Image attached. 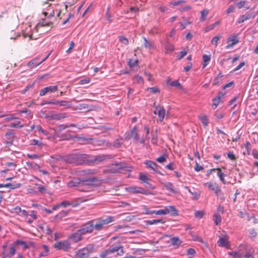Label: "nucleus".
I'll return each instance as SVG.
<instances>
[{
	"instance_id": "nucleus-1",
	"label": "nucleus",
	"mask_w": 258,
	"mask_h": 258,
	"mask_svg": "<svg viewBox=\"0 0 258 258\" xmlns=\"http://www.w3.org/2000/svg\"><path fill=\"white\" fill-rule=\"evenodd\" d=\"M88 156L85 154H74L71 155L67 159V162L76 165L83 164L89 162Z\"/></svg>"
},
{
	"instance_id": "nucleus-2",
	"label": "nucleus",
	"mask_w": 258,
	"mask_h": 258,
	"mask_svg": "<svg viewBox=\"0 0 258 258\" xmlns=\"http://www.w3.org/2000/svg\"><path fill=\"white\" fill-rule=\"evenodd\" d=\"M102 179L97 177L93 176L92 177H83L82 178V184H86L92 188L95 189L96 187L100 186L101 183Z\"/></svg>"
},
{
	"instance_id": "nucleus-3",
	"label": "nucleus",
	"mask_w": 258,
	"mask_h": 258,
	"mask_svg": "<svg viewBox=\"0 0 258 258\" xmlns=\"http://www.w3.org/2000/svg\"><path fill=\"white\" fill-rule=\"evenodd\" d=\"M115 252H117L118 255H122L123 254L122 247L117 246L110 247L102 251L100 254V258H109V255Z\"/></svg>"
},
{
	"instance_id": "nucleus-4",
	"label": "nucleus",
	"mask_w": 258,
	"mask_h": 258,
	"mask_svg": "<svg viewBox=\"0 0 258 258\" xmlns=\"http://www.w3.org/2000/svg\"><path fill=\"white\" fill-rule=\"evenodd\" d=\"M94 229V221L93 220L90 221L85 224H83L79 231L81 232L83 235L88 233L92 232Z\"/></svg>"
},
{
	"instance_id": "nucleus-5",
	"label": "nucleus",
	"mask_w": 258,
	"mask_h": 258,
	"mask_svg": "<svg viewBox=\"0 0 258 258\" xmlns=\"http://www.w3.org/2000/svg\"><path fill=\"white\" fill-rule=\"evenodd\" d=\"M54 247L58 250L67 251L71 248V243L69 240L67 239L56 242L54 244Z\"/></svg>"
},
{
	"instance_id": "nucleus-6",
	"label": "nucleus",
	"mask_w": 258,
	"mask_h": 258,
	"mask_svg": "<svg viewBox=\"0 0 258 258\" xmlns=\"http://www.w3.org/2000/svg\"><path fill=\"white\" fill-rule=\"evenodd\" d=\"M145 164H146L147 168L152 169L155 172L157 173L160 175H163V174L159 170V169L161 167L158 166L155 162L151 160H147L145 161Z\"/></svg>"
},
{
	"instance_id": "nucleus-7",
	"label": "nucleus",
	"mask_w": 258,
	"mask_h": 258,
	"mask_svg": "<svg viewBox=\"0 0 258 258\" xmlns=\"http://www.w3.org/2000/svg\"><path fill=\"white\" fill-rule=\"evenodd\" d=\"M112 155H98L97 156L93 157L92 159L89 160V162L97 164L106 159H110L112 158Z\"/></svg>"
},
{
	"instance_id": "nucleus-8",
	"label": "nucleus",
	"mask_w": 258,
	"mask_h": 258,
	"mask_svg": "<svg viewBox=\"0 0 258 258\" xmlns=\"http://www.w3.org/2000/svg\"><path fill=\"white\" fill-rule=\"evenodd\" d=\"M58 90L57 86H49L42 88L40 90V96H42L45 95L46 93H54Z\"/></svg>"
},
{
	"instance_id": "nucleus-9",
	"label": "nucleus",
	"mask_w": 258,
	"mask_h": 258,
	"mask_svg": "<svg viewBox=\"0 0 258 258\" xmlns=\"http://www.w3.org/2000/svg\"><path fill=\"white\" fill-rule=\"evenodd\" d=\"M83 235L78 230L76 232L72 234L68 238L69 241H72L75 243L78 242L82 240Z\"/></svg>"
},
{
	"instance_id": "nucleus-10",
	"label": "nucleus",
	"mask_w": 258,
	"mask_h": 258,
	"mask_svg": "<svg viewBox=\"0 0 258 258\" xmlns=\"http://www.w3.org/2000/svg\"><path fill=\"white\" fill-rule=\"evenodd\" d=\"M82 178H74L68 183V186L70 187H77L79 190L81 185L82 184Z\"/></svg>"
},
{
	"instance_id": "nucleus-11",
	"label": "nucleus",
	"mask_w": 258,
	"mask_h": 258,
	"mask_svg": "<svg viewBox=\"0 0 258 258\" xmlns=\"http://www.w3.org/2000/svg\"><path fill=\"white\" fill-rule=\"evenodd\" d=\"M144 41L142 45L146 48L149 49H153L155 48L154 41L152 40H148L146 37H143Z\"/></svg>"
},
{
	"instance_id": "nucleus-12",
	"label": "nucleus",
	"mask_w": 258,
	"mask_h": 258,
	"mask_svg": "<svg viewBox=\"0 0 258 258\" xmlns=\"http://www.w3.org/2000/svg\"><path fill=\"white\" fill-rule=\"evenodd\" d=\"M130 192L133 194H142L146 195L149 194V193L147 192L146 190L144 188L135 186L130 187Z\"/></svg>"
},
{
	"instance_id": "nucleus-13",
	"label": "nucleus",
	"mask_w": 258,
	"mask_h": 258,
	"mask_svg": "<svg viewBox=\"0 0 258 258\" xmlns=\"http://www.w3.org/2000/svg\"><path fill=\"white\" fill-rule=\"evenodd\" d=\"M123 168V166L121 163L115 162L114 163H112L111 166L110 167L109 170L111 172L115 173L118 172L119 170Z\"/></svg>"
},
{
	"instance_id": "nucleus-14",
	"label": "nucleus",
	"mask_w": 258,
	"mask_h": 258,
	"mask_svg": "<svg viewBox=\"0 0 258 258\" xmlns=\"http://www.w3.org/2000/svg\"><path fill=\"white\" fill-rule=\"evenodd\" d=\"M216 171H217V175L219 177L220 180L223 182V183L225 184L226 182L224 179V177L226 176V175L222 172L221 168H218L210 169V172H215Z\"/></svg>"
},
{
	"instance_id": "nucleus-15",
	"label": "nucleus",
	"mask_w": 258,
	"mask_h": 258,
	"mask_svg": "<svg viewBox=\"0 0 258 258\" xmlns=\"http://www.w3.org/2000/svg\"><path fill=\"white\" fill-rule=\"evenodd\" d=\"M130 138H133L134 142L135 143L140 142L141 144H144L145 139L144 138H140L137 132L134 133H130Z\"/></svg>"
},
{
	"instance_id": "nucleus-16",
	"label": "nucleus",
	"mask_w": 258,
	"mask_h": 258,
	"mask_svg": "<svg viewBox=\"0 0 258 258\" xmlns=\"http://www.w3.org/2000/svg\"><path fill=\"white\" fill-rule=\"evenodd\" d=\"M254 15H252V14H245L244 15L240 16L238 20V23L240 24L243 23L245 21L250 19L251 18H254Z\"/></svg>"
},
{
	"instance_id": "nucleus-17",
	"label": "nucleus",
	"mask_w": 258,
	"mask_h": 258,
	"mask_svg": "<svg viewBox=\"0 0 258 258\" xmlns=\"http://www.w3.org/2000/svg\"><path fill=\"white\" fill-rule=\"evenodd\" d=\"M205 184L208 185L209 188L213 190L216 194H217L221 189L216 183H213L211 182H207Z\"/></svg>"
},
{
	"instance_id": "nucleus-18",
	"label": "nucleus",
	"mask_w": 258,
	"mask_h": 258,
	"mask_svg": "<svg viewBox=\"0 0 258 258\" xmlns=\"http://www.w3.org/2000/svg\"><path fill=\"white\" fill-rule=\"evenodd\" d=\"M49 104L59 105L62 106H69V103L67 101H59L55 99H52L49 101Z\"/></svg>"
},
{
	"instance_id": "nucleus-19",
	"label": "nucleus",
	"mask_w": 258,
	"mask_h": 258,
	"mask_svg": "<svg viewBox=\"0 0 258 258\" xmlns=\"http://www.w3.org/2000/svg\"><path fill=\"white\" fill-rule=\"evenodd\" d=\"M165 208L166 214L170 213L173 216L178 215V211L174 206L166 207Z\"/></svg>"
},
{
	"instance_id": "nucleus-20",
	"label": "nucleus",
	"mask_w": 258,
	"mask_h": 258,
	"mask_svg": "<svg viewBox=\"0 0 258 258\" xmlns=\"http://www.w3.org/2000/svg\"><path fill=\"white\" fill-rule=\"evenodd\" d=\"M77 255L78 258H86L89 256V253L85 248H83L78 251Z\"/></svg>"
},
{
	"instance_id": "nucleus-21",
	"label": "nucleus",
	"mask_w": 258,
	"mask_h": 258,
	"mask_svg": "<svg viewBox=\"0 0 258 258\" xmlns=\"http://www.w3.org/2000/svg\"><path fill=\"white\" fill-rule=\"evenodd\" d=\"M50 55V53H49L48 54H47V55L41 61H40L39 62H37L38 58H36L35 59H33L32 60H31V61H30L28 63V65L29 66H32L33 64H35V67H36V66H38V65H39L40 64H41L42 62H43L44 61H45L49 56V55Z\"/></svg>"
},
{
	"instance_id": "nucleus-22",
	"label": "nucleus",
	"mask_w": 258,
	"mask_h": 258,
	"mask_svg": "<svg viewBox=\"0 0 258 258\" xmlns=\"http://www.w3.org/2000/svg\"><path fill=\"white\" fill-rule=\"evenodd\" d=\"M164 47L165 49L166 54L172 52L174 50V46L172 44L169 43L168 42H166V43H165V44H164Z\"/></svg>"
},
{
	"instance_id": "nucleus-23",
	"label": "nucleus",
	"mask_w": 258,
	"mask_h": 258,
	"mask_svg": "<svg viewBox=\"0 0 258 258\" xmlns=\"http://www.w3.org/2000/svg\"><path fill=\"white\" fill-rule=\"evenodd\" d=\"M21 184L17 183L16 184H13L10 183H8L6 184H0V188L1 187H9L12 189H14L17 188H19L21 186Z\"/></svg>"
},
{
	"instance_id": "nucleus-24",
	"label": "nucleus",
	"mask_w": 258,
	"mask_h": 258,
	"mask_svg": "<svg viewBox=\"0 0 258 258\" xmlns=\"http://www.w3.org/2000/svg\"><path fill=\"white\" fill-rule=\"evenodd\" d=\"M157 114L159 117V121L162 122L163 120L165 114V110L163 106L160 108L159 110L158 111Z\"/></svg>"
},
{
	"instance_id": "nucleus-25",
	"label": "nucleus",
	"mask_w": 258,
	"mask_h": 258,
	"mask_svg": "<svg viewBox=\"0 0 258 258\" xmlns=\"http://www.w3.org/2000/svg\"><path fill=\"white\" fill-rule=\"evenodd\" d=\"M26 165L29 168L37 170L40 168V166L34 162L27 161L26 162Z\"/></svg>"
},
{
	"instance_id": "nucleus-26",
	"label": "nucleus",
	"mask_w": 258,
	"mask_h": 258,
	"mask_svg": "<svg viewBox=\"0 0 258 258\" xmlns=\"http://www.w3.org/2000/svg\"><path fill=\"white\" fill-rule=\"evenodd\" d=\"M249 246L246 244H240L238 248L237 251L240 253V254L243 255L247 250V249L249 248Z\"/></svg>"
},
{
	"instance_id": "nucleus-27",
	"label": "nucleus",
	"mask_w": 258,
	"mask_h": 258,
	"mask_svg": "<svg viewBox=\"0 0 258 258\" xmlns=\"http://www.w3.org/2000/svg\"><path fill=\"white\" fill-rule=\"evenodd\" d=\"M254 252V250L253 249V248L249 246V248L245 251V252L244 253L243 257H244L245 258H250V257H252V258H253L252 255Z\"/></svg>"
},
{
	"instance_id": "nucleus-28",
	"label": "nucleus",
	"mask_w": 258,
	"mask_h": 258,
	"mask_svg": "<svg viewBox=\"0 0 258 258\" xmlns=\"http://www.w3.org/2000/svg\"><path fill=\"white\" fill-rule=\"evenodd\" d=\"M147 225H153L157 224L159 223H164V221L162 219H154L152 220H147L145 221Z\"/></svg>"
},
{
	"instance_id": "nucleus-29",
	"label": "nucleus",
	"mask_w": 258,
	"mask_h": 258,
	"mask_svg": "<svg viewBox=\"0 0 258 258\" xmlns=\"http://www.w3.org/2000/svg\"><path fill=\"white\" fill-rule=\"evenodd\" d=\"M100 222H101L103 225L108 224L113 221V218L111 216H107L106 218H100L99 219Z\"/></svg>"
},
{
	"instance_id": "nucleus-30",
	"label": "nucleus",
	"mask_w": 258,
	"mask_h": 258,
	"mask_svg": "<svg viewBox=\"0 0 258 258\" xmlns=\"http://www.w3.org/2000/svg\"><path fill=\"white\" fill-rule=\"evenodd\" d=\"M94 189L92 188L91 187L87 186L86 184H81V186L79 188V191H83V192H88L93 190Z\"/></svg>"
},
{
	"instance_id": "nucleus-31",
	"label": "nucleus",
	"mask_w": 258,
	"mask_h": 258,
	"mask_svg": "<svg viewBox=\"0 0 258 258\" xmlns=\"http://www.w3.org/2000/svg\"><path fill=\"white\" fill-rule=\"evenodd\" d=\"M217 243L219 246L228 247L227 245V239L225 238L220 237Z\"/></svg>"
},
{
	"instance_id": "nucleus-32",
	"label": "nucleus",
	"mask_w": 258,
	"mask_h": 258,
	"mask_svg": "<svg viewBox=\"0 0 258 258\" xmlns=\"http://www.w3.org/2000/svg\"><path fill=\"white\" fill-rule=\"evenodd\" d=\"M211 59V55H206L204 54L203 55V60L204 61V63L203 64V68H205L207 66V63L209 62V61Z\"/></svg>"
},
{
	"instance_id": "nucleus-33",
	"label": "nucleus",
	"mask_w": 258,
	"mask_h": 258,
	"mask_svg": "<svg viewBox=\"0 0 258 258\" xmlns=\"http://www.w3.org/2000/svg\"><path fill=\"white\" fill-rule=\"evenodd\" d=\"M171 243L174 245H180L181 243V241L178 237H173L170 239Z\"/></svg>"
},
{
	"instance_id": "nucleus-34",
	"label": "nucleus",
	"mask_w": 258,
	"mask_h": 258,
	"mask_svg": "<svg viewBox=\"0 0 258 258\" xmlns=\"http://www.w3.org/2000/svg\"><path fill=\"white\" fill-rule=\"evenodd\" d=\"M164 186L166 188V189L170 191L173 193H175V191L173 189V185L172 183L170 182H166L164 184Z\"/></svg>"
},
{
	"instance_id": "nucleus-35",
	"label": "nucleus",
	"mask_w": 258,
	"mask_h": 258,
	"mask_svg": "<svg viewBox=\"0 0 258 258\" xmlns=\"http://www.w3.org/2000/svg\"><path fill=\"white\" fill-rule=\"evenodd\" d=\"M82 172L85 175H94L97 173L96 169H85L82 170Z\"/></svg>"
},
{
	"instance_id": "nucleus-36",
	"label": "nucleus",
	"mask_w": 258,
	"mask_h": 258,
	"mask_svg": "<svg viewBox=\"0 0 258 258\" xmlns=\"http://www.w3.org/2000/svg\"><path fill=\"white\" fill-rule=\"evenodd\" d=\"M228 255H231L233 258H242L243 255H241L237 251H229L228 252Z\"/></svg>"
},
{
	"instance_id": "nucleus-37",
	"label": "nucleus",
	"mask_w": 258,
	"mask_h": 258,
	"mask_svg": "<svg viewBox=\"0 0 258 258\" xmlns=\"http://www.w3.org/2000/svg\"><path fill=\"white\" fill-rule=\"evenodd\" d=\"M15 243L17 245H22L24 247V248L25 249L29 248V246L27 244V243L25 241L20 239H17L15 241Z\"/></svg>"
},
{
	"instance_id": "nucleus-38",
	"label": "nucleus",
	"mask_w": 258,
	"mask_h": 258,
	"mask_svg": "<svg viewBox=\"0 0 258 258\" xmlns=\"http://www.w3.org/2000/svg\"><path fill=\"white\" fill-rule=\"evenodd\" d=\"M21 122L20 121H17V122H13L11 124L8 125V126L10 127H14V128H17V127H23L24 125L23 124H21Z\"/></svg>"
},
{
	"instance_id": "nucleus-39",
	"label": "nucleus",
	"mask_w": 258,
	"mask_h": 258,
	"mask_svg": "<svg viewBox=\"0 0 258 258\" xmlns=\"http://www.w3.org/2000/svg\"><path fill=\"white\" fill-rule=\"evenodd\" d=\"M53 24V23L51 22H47L45 20H42L41 22H40L38 23V26L44 27V26H52Z\"/></svg>"
},
{
	"instance_id": "nucleus-40",
	"label": "nucleus",
	"mask_w": 258,
	"mask_h": 258,
	"mask_svg": "<svg viewBox=\"0 0 258 258\" xmlns=\"http://www.w3.org/2000/svg\"><path fill=\"white\" fill-rule=\"evenodd\" d=\"M103 225L101 222H100V220L98 219L97 223L94 224V229L97 231L101 230L103 228Z\"/></svg>"
},
{
	"instance_id": "nucleus-41",
	"label": "nucleus",
	"mask_w": 258,
	"mask_h": 258,
	"mask_svg": "<svg viewBox=\"0 0 258 258\" xmlns=\"http://www.w3.org/2000/svg\"><path fill=\"white\" fill-rule=\"evenodd\" d=\"M214 223L216 225L219 224L221 222V217L219 215L215 214L214 215Z\"/></svg>"
},
{
	"instance_id": "nucleus-42",
	"label": "nucleus",
	"mask_w": 258,
	"mask_h": 258,
	"mask_svg": "<svg viewBox=\"0 0 258 258\" xmlns=\"http://www.w3.org/2000/svg\"><path fill=\"white\" fill-rule=\"evenodd\" d=\"M138 59H136L135 61H132V59H130V72L131 71V70L133 69H134L135 68H138V66H137V64H138Z\"/></svg>"
},
{
	"instance_id": "nucleus-43",
	"label": "nucleus",
	"mask_w": 258,
	"mask_h": 258,
	"mask_svg": "<svg viewBox=\"0 0 258 258\" xmlns=\"http://www.w3.org/2000/svg\"><path fill=\"white\" fill-rule=\"evenodd\" d=\"M139 179L144 183L151 180L145 174L143 173L140 174Z\"/></svg>"
},
{
	"instance_id": "nucleus-44",
	"label": "nucleus",
	"mask_w": 258,
	"mask_h": 258,
	"mask_svg": "<svg viewBox=\"0 0 258 258\" xmlns=\"http://www.w3.org/2000/svg\"><path fill=\"white\" fill-rule=\"evenodd\" d=\"M5 165L8 167H10L11 170H14L15 168L17 167V164L15 162H6Z\"/></svg>"
},
{
	"instance_id": "nucleus-45",
	"label": "nucleus",
	"mask_w": 258,
	"mask_h": 258,
	"mask_svg": "<svg viewBox=\"0 0 258 258\" xmlns=\"http://www.w3.org/2000/svg\"><path fill=\"white\" fill-rule=\"evenodd\" d=\"M212 101L213 102L212 104V107H213V109H215L217 108V107L220 103V100H219L218 98L215 97L212 99Z\"/></svg>"
},
{
	"instance_id": "nucleus-46",
	"label": "nucleus",
	"mask_w": 258,
	"mask_h": 258,
	"mask_svg": "<svg viewBox=\"0 0 258 258\" xmlns=\"http://www.w3.org/2000/svg\"><path fill=\"white\" fill-rule=\"evenodd\" d=\"M30 144L32 145H37L39 147H41L43 145L42 142L35 139L31 140Z\"/></svg>"
},
{
	"instance_id": "nucleus-47",
	"label": "nucleus",
	"mask_w": 258,
	"mask_h": 258,
	"mask_svg": "<svg viewBox=\"0 0 258 258\" xmlns=\"http://www.w3.org/2000/svg\"><path fill=\"white\" fill-rule=\"evenodd\" d=\"M122 139H116L113 143V146L116 148H119L120 147L122 144Z\"/></svg>"
},
{
	"instance_id": "nucleus-48",
	"label": "nucleus",
	"mask_w": 258,
	"mask_h": 258,
	"mask_svg": "<svg viewBox=\"0 0 258 258\" xmlns=\"http://www.w3.org/2000/svg\"><path fill=\"white\" fill-rule=\"evenodd\" d=\"M85 249L90 254L94 251V245L93 244H88L85 247H84Z\"/></svg>"
},
{
	"instance_id": "nucleus-49",
	"label": "nucleus",
	"mask_w": 258,
	"mask_h": 258,
	"mask_svg": "<svg viewBox=\"0 0 258 258\" xmlns=\"http://www.w3.org/2000/svg\"><path fill=\"white\" fill-rule=\"evenodd\" d=\"M221 37V36H216L214 37L211 40V43L212 44L215 45V46H217V42L218 41V40H220Z\"/></svg>"
},
{
	"instance_id": "nucleus-50",
	"label": "nucleus",
	"mask_w": 258,
	"mask_h": 258,
	"mask_svg": "<svg viewBox=\"0 0 258 258\" xmlns=\"http://www.w3.org/2000/svg\"><path fill=\"white\" fill-rule=\"evenodd\" d=\"M133 80L134 82H137L138 84H142L143 82V79L140 76H137L136 77H134L133 79Z\"/></svg>"
},
{
	"instance_id": "nucleus-51",
	"label": "nucleus",
	"mask_w": 258,
	"mask_h": 258,
	"mask_svg": "<svg viewBox=\"0 0 258 258\" xmlns=\"http://www.w3.org/2000/svg\"><path fill=\"white\" fill-rule=\"evenodd\" d=\"M250 146H251V145L249 142H247L246 143V144L245 145V148L246 151L245 152H244V153H243L244 154H247V155L250 154Z\"/></svg>"
},
{
	"instance_id": "nucleus-52",
	"label": "nucleus",
	"mask_w": 258,
	"mask_h": 258,
	"mask_svg": "<svg viewBox=\"0 0 258 258\" xmlns=\"http://www.w3.org/2000/svg\"><path fill=\"white\" fill-rule=\"evenodd\" d=\"M200 120L205 126H206L208 125L209 122L206 116H201L200 117Z\"/></svg>"
},
{
	"instance_id": "nucleus-53",
	"label": "nucleus",
	"mask_w": 258,
	"mask_h": 258,
	"mask_svg": "<svg viewBox=\"0 0 258 258\" xmlns=\"http://www.w3.org/2000/svg\"><path fill=\"white\" fill-rule=\"evenodd\" d=\"M201 16L200 18V20L201 21H203L205 20V17L207 16L208 14V11L207 10H204L201 12Z\"/></svg>"
},
{
	"instance_id": "nucleus-54",
	"label": "nucleus",
	"mask_w": 258,
	"mask_h": 258,
	"mask_svg": "<svg viewBox=\"0 0 258 258\" xmlns=\"http://www.w3.org/2000/svg\"><path fill=\"white\" fill-rule=\"evenodd\" d=\"M167 157L166 155L160 156L156 159V161L160 163H163L166 161Z\"/></svg>"
},
{
	"instance_id": "nucleus-55",
	"label": "nucleus",
	"mask_w": 258,
	"mask_h": 258,
	"mask_svg": "<svg viewBox=\"0 0 258 258\" xmlns=\"http://www.w3.org/2000/svg\"><path fill=\"white\" fill-rule=\"evenodd\" d=\"M14 136H13L12 137L10 138H8L7 141L6 142V144L7 145L6 147H10L13 145V141H14Z\"/></svg>"
},
{
	"instance_id": "nucleus-56",
	"label": "nucleus",
	"mask_w": 258,
	"mask_h": 258,
	"mask_svg": "<svg viewBox=\"0 0 258 258\" xmlns=\"http://www.w3.org/2000/svg\"><path fill=\"white\" fill-rule=\"evenodd\" d=\"M170 85L171 86L176 87H178L179 88H181V84L177 80H175V81H172V82H170Z\"/></svg>"
},
{
	"instance_id": "nucleus-57",
	"label": "nucleus",
	"mask_w": 258,
	"mask_h": 258,
	"mask_svg": "<svg viewBox=\"0 0 258 258\" xmlns=\"http://www.w3.org/2000/svg\"><path fill=\"white\" fill-rule=\"evenodd\" d=\"M119 40L124 44H127L128 43V39L123 36H119Z\"/></svg>"
},
{
	"instance_id": "nucleus-58",
	"label": "nucleus",
	"mask_w": 258,
	"mask_h": 258,
	"mask_svg": "<svg viewBox=\"0 0 258 258\" xmlns=\"http://www.w3.org/2000/svg\"><path fill=\"white\" fill-rule=\"evenodd\" d=\"M228 158L231 160H236L237 158L233 152H229L227 153Z\"/></svg>"
},
{
	"instance_id": "nucleus-59",
	"label": "nucleus",
	"mask_w": 258,
	"mask_h": 258,
	"mask_svg": "<svg viewBox=\"0 0 258 258\" xmlns=\"http://www.w3.org/2000/svg\"><path fill=\"white\" fill-rule=\"evenodd\" d=\"M217 197L219 198V199L222 201H223L225 200V196L224 194L221 191V190L220 189V191L216 194Z\"/></svg>"
},
{
	"instance_id": "nucleus-60",
	"label": "nucleus",
	"mask_w": 258,
	"mask_h": 258,
	"mask_svg": "<svg viewBox=\"0 0 258 258\" xmlns=\"http://www.w3.org/2000/svg\"><path fill=\"white\" fill-rule=\"evenodd\" d=\"M246 2L244 1H240L236 4V6L238 9H241L244 7Z\"/></svg>"
},
{
	"instance_id": "nucleus-61",
	"label": "nucleus",
	"mask_w": 258,
	"mask_h": 258,
	"mask_svg": "<svg viewBox=\"0 0 258 258\" xmlns=\"http://www.w3.org/2000/svg\"><path fill=\"white\" fill-rule=\"evenodd\" d=\"M90 81V79L89 78H86L80 80L79 84L80 85H83L89 83Z\"/></svg>"
},
{
	"instance_id": "nucleus-62",
	"label": "nucleus",
	"mask_w": 258,
	"mask_h": 258,
	"mask_svg": "<svg viewBox=\"0 0 258 258\" xmlns=\"http://www.w3.org/2000/svg\"><path fill=\"white\" fill-rule=\"evenodd\" d=\"M228 41H231L232 42H236V43H237L239 42L236 35L231 36L230 37L228 38Z\"/></svg>"
},
{
	"instance_id": "nucleus-63",
	"label": "nucleus",
	"mask_w": 258,
	"mask_h": 258,
	"mask_svg": "<svg viewBox=\"0 0 258 258\" xmlns=\"http://www.w3.org/2000/svg\"><path fill=\"white\" fill-rule=\"evenodd\" d=\"M204 215V213L202 211H197L195 212V216L197 218H202Z\"/></svg>"
},
{
	"instance_id": "nucleus-64",
	"label": "nucleus",
	"mask_w": 258,
	"mask_h": 258,
	"mask_svg": "<svg viewBox=\"0 0 258 258\" xmlns=\"http://www.w3.org/2000/svg\"><path fill=\"white\" fill-rule=\"evenodd\" d=\"M60 207L62 206L64 207H67L68 206L71 205L72 203L68 201H63L60 203Z\"/></svg>"
}]
</instances>
